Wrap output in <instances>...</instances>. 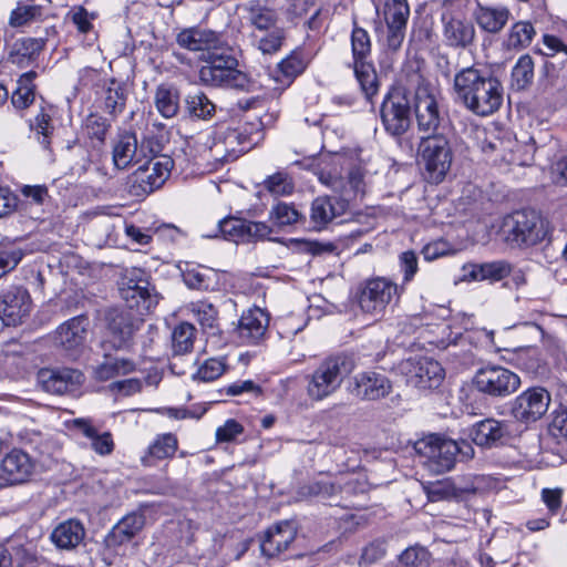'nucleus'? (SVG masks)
I'll use <instances>...</instances> for the list:
<instances>
[{
	"label": "nucleus",
	"instance_id": "obj_23",
	"mask_svg": "<svg viewBox=\"0 0 567 567\" xmlns=\"http://www.w3.org/2000/svg\"><path fill=\"white\" fill-rule=\"evenodd\" d=\"M391 389V381L384 374L365 371L353 378L351 393L362 400H378L386 396Z\"/></svg>",
	"mask_w": 567,
	"mask_h": 567
},
{
	"label": "nucleus",
	"instance_id": "obj_15",
	"mask_svg": "<svg viewBox=\"0 0 567 567\" xmlns=\"http://www.w3.org/2000/svg\"><path fill=\"white\" fill-rule=\"evenodd\" d=\"M39 386L53 395H73L84 382L81 371L71 368H42L37 373Z\"/></svg>",
	"mask_w": 567,
	"mask_h": 567
},
{
	"label": "nucleus",
	"instance_id": "obj_17",
	"mask_svg": "<svg viewBox=\"0 0 567 567\" xmlns=\"http://www.w3.org/2000/svg\"><path fill=\"white\" fill-rule=\"evenodd\" d=\"M269 316L258 307L244 311L236 328L237 338L245 344H258L267 333Z\"/></svg>",
	"mask_w": 567,
	"mask_h": 567
},
{
	"label": "nucleus",
	"instance_id": "obj_56",
	"mask_svg": "<svg viewBox=\"0 0 567 567\" xmlns=\"http://www.w3.org/2000/svg\"><path fill=\"white\" fill-rule=\"evenodd\" d=\"M42 13L41 7L33 3H20L10 16V24L22 27Z\"/></svg>",
	"mask_w": 567,
	"mask_h": 567
},
{
	"label": "nucleus",
	"instance_id": "obj_13",
	"mask_svg": "<svg viewBox=\"0 0 567 567\" xmlns=\"http://www.w3.org/2000/svg\"><path fill=\"white\" fill-rule=\"evenodd\" d=\"M550 393L542 386H533L523 391L511 403V414L524 424L540 420L548 411Z\"/></svg>",
	"mask_w": 567,
	"mask_h": 567
},
{
	"label": "nucleus",
	"instance_id": "obj_36",
	"mask_svg": "<svg viewBox=\"0 0 567 567\" xmlns=\"http://www.w3.org/2000/svg\"><path fill=\"white\" fill-rule=\"evenodd\" d=\"M185 285L190 289L209 290L218 285V274L215 269L205 266L186 264L182 272Z\"/></svg>",
	"mask_w": 567,
	"mask_h": 567
},
{
	"label": "nucleus",
	"instance_id": "obj_58",
	"mask_svg": "<svg viewBox=\"0 0 567 567\" xmlns=\"http://www.w3.org/2000/svg\"><path fill=\"white\" fill-rule=\"evenodd\" d=\"M265 187L276 196L290 195L293 192V183L285 173H276L265 181Z\"/></svg>",
	"mask_w": 567,
	"mask_h": 567
},
{
	"label": "nucleus",
	"instance_id": "obj_64",
	"mask_svg": "<svg viewBox=\"0 0 567 567\" xmlns=\"http://www.w3.org/2000/svg\"><path fill=\"white\" fill-rule=\"evenodd\" d=\"M548 432L558 443H567V411L555 412Z\"/></svg>",
	"mask_w": 567,
	"mask_h": 567
},
{
	"label": "nucleus",
	"instance_id": "obj_5",
	"mask_svg": "<svg viewBox=\"0 0 567 567\" xmlns=\"http://www.w3.org/2000/svg\"><path fill=\"white\" fill-rule=\"evenodd\" d=\"M420 164L425 182L441 184L447 176L453 163V150L444 134H432L419 143Z\"/></svg>",
	"mask_w": 567,
	"mask_h": 567
},
{
	"label": "nucleus",
	"instance_id": "obj_33",
	"mask_svg": "<svg viewBox=\"0 0 567 567\" xmlns=\"http://www.w3.org/2000/svg\"><path fill=\"white\" fill-rule=\"evenodd\" d=\"M45 45L42 38H21L12 44L8 61L19 68L30 65L39 56Z\"/></svg>",
	"mask_w": 567,
	"mask_h": 567
},
{
	"label": "nucleus",
	"instance_id": "obj_59",
	"mask_svg": "<svg viewBox=\"0 0 567 567\" xmlns=\"http://www.w3.org/2000/svg\"><path fill=\"white\" fill-rule=\"evenodd\" d=\"M245 429L235 419H228L226 422L218 426L215 433L217 443H233L237 437L244 433Z\"/></svg>",
	"mask_w": 567,
	"mask_h": 567
},
{
	"label": "nucleus",
	"instance_id": "obj_50",
	"mask_svg": "<svg viewBox=\"0 0 567 567\" xmlns=\"http://www.w3.org/2000/svg\"><path fill=\"white\" fill-rule=\"evenodd\" d=\"M189 310L204 329L217 327L218 311L213 303L198 300L189 305Z\"/></svg>",
	"mask_w": 567,
	"mask_h": 567
},
{
	"label": "nucleus",
	"instance_id": "obj_18",
	"mask_svg": "<svg viewBox=\"0 0 567 567\" xmlns=\"http://www.w3.org/2000/svg\"><path fill=\"white\" fill-rule=\"evenodd\" d=\"M145 515L141 511L132 512L118 520L105 536V546L117 553L118 549L131 543L144 528Z\"/></svg>",
	"mask_w": 567,
	"mask_h": 567
},
{
	"label": "nucleus",
	"instance_id": "obj_62",
	"mask_svg": "<svg viewBox=\"0 0 567 567\" xmlns=\"http://www.w3.org/2000/svg\"><path fill=\"white\" fill-rule=\"evenodd\" d=\"M383 43L389 51L396 52L405 39L406 25L385 24Z\"/></svg>",
	"mask_w": 567,
	"mask_h": 567
},
{
	"label": "nucleus",
	"instance_id": "obj_53",
	"mask_svg": "<svg viewBox=\"0 0 567 567\" xmlns=\"http://www.w3.org/2000/svg\"><path fill=\"white\" fill-rule=\"evenodd\" d=\"M110 127V121L99 113H91L84 120V130L87 136L99 142H104Z\"/></svg>",
	"mask_w": 567,
	"mask_h": 567
},
{
	"label": "nucleus",
	"instance_id": "obj_19",
	"mask_svg": "<svg viewBox=\"0 0 567 567\" xmlns=\"http://www.w3.org/2000/svg\"><path fill=\"white\" fill-rule=\"evenodd\" d=\"M297 535L295 524L285 520L269 527L260 538L261 554L267 558L279 557L292 544Z\"/></svg>",
	"mask_w": 567,
	"mask_h": 567
},
{
	"label": "nucleus",
	"instance_id": "obj_43",
	"mask_svg": "<svg viewBox=\"0 0 567 567\" xmlns=\"http://www.w3.org/2000/svg\"><path fill=\"white\" fill-rule=\"evenodd\" d=\"M30 127L42 148L51 151V138L54 132L52 107L42 106Z\"/></svg>",
	"mask_w": 567,
	"mask_h": 567
},
{
	"label": "nucleus",
	"instance_id": "obj_4",
	"mask_svg": "<svg viewBox=\"0 0 567 567\" xmlns=\"http://www.w3.org/2000/svg\"><path fill=\"white\" fill-rule=\"evenodd\" d=\"M354 369L353 360L343 353L323 359L312 373L306 377L307 394L313 401L332 395Z\"/></svg>",
	"mask_w": 567,
	"mask_h": 567
},
{
	"label": "nucleus",
	"instance_id": "obj_21",
	"mask_svg": "<svg viewBox=\"0 0 567 567\" xmlns=\"http://www.w3.org/2000/svg\"><path fill=\"white\" fill-rule=\"evenodd\" d=\"M34 470L30 455L20 449H12L0 463V478L9 484H22L29 480Z\"/></svg>",
	"mask_w": 567,
	"mask_h": 567
},
{
	"label": "nucleus",
	"instance_id": "obj_9",
	"mask_svg": "<svg viewBox=\"0 0 567 567\" xmlns=\"http://www.w3.org/2000/svg\"><path fill=\"white\" fill-rule=\"evenodd\" d=\"M403 287L386 277L367 279L359 289L361 310L371 316H382L389 305L399 301Z\"/></svg>",
	"mask_w": 567,
	"mask_h": 567
},
{
	"label": "nucleus",
	"instance_id": "obj_44",
	"mask_svg": "<svg viewBox=\"0 0 567 567\" xmlns=\"http://www.w3.org/2000/svg\"><path fill=\"white\" fill-rule=\"evenodd\" d=\"M35 76L34 71H29L19 78L17 89L11 95V103L16 109L24 110L33 103L35 96L33 80Z\"/></svg>",
	"mask_w": 567,
	"mask_h": 567
},
{
	"label": "nucleus",
	"instance_id": "obj_11",
	"mask_svg": "<svg viewBox=\"0 0 567 567\" xmlns=\"http://www.w3.org/2000/svg\"><path fill=\"white\" fill-rule=\"evenodd\" d=\"M174 161L168 155L148 159L131 176L130 193L134 196H146L161 188L171 175Z\"/></svg>",
	"mask_w": 567,
	"mask_h": 567
},
{
	"label": "nucleus",
	"instance_id": "obj_41",
	"mask_svg": "<svg viewBox=\"0 0 567 567\" xmlns=\"http://www.w3.org/2000/svg\"><path fill=\"white\" fill-rule=\"evenodd\" d=\"M247 20L255 30L264 32L278 28V16L271 8L260 4L259 2L251 1L246 7Z\"/></svg>",
	"mask_w": 567,
	"mask_h": 567
},
{
	"label": "nucleus",
	"instance_id": "obj_3",
	"mask_svg": "<svg viewBox=\"0 0 567 567\" xmlns=\"http://www.w3.org/2000/svg\"><path fill=\"white\" fill-rule=\"evenodd\" d=\"M380 118L385 133L396 141L401 152L413 156V137L408 136L412 125L411 105L405 94L400 90L388 92L380 106Z\"/></svg>",
	"mask_w": 567,
	"mask_h": 567
},
{
	"label": "nucleus",
	"instance_id": "obj_32",
	"mask_svg": "<svg viewBox=\"0 0 567 567\" xmlns=\"http://www.w3.org/2000/svg\"><path fill=\"white\" fill-rule=\"evenodd\" d=\"M464 277L473 281L497 282L508 277L511 264L505 260H495L482 264H466L463 267Z\"/></svg>",
	"mask_w": 567,
	"mask_h": 567
},
{
	"label": "nucleus",
	"instance_id": "obj_1",
	"mask_svg": "<svg viewBox=\"0 0 567 567\" xmlns=\"http://www.w3.org/2000/svg\"><path fill=\"white\" fill-rule=\"evenodd\" d=\"M179 48L199 52L203 62L198 70L199 82L209 87H226L254 92L258 83L238 70V60L228 51L223 37L200 27L185 28L176 35Z\"/></svg>",
	"mask_w": 567,
	"mask_h": 567
},
{
	"label": "nucleus",
	"instance_id": "obj_55",
	"mask_svg": "<svg viewBox=\"0 0 567 567\" xmlns=\"http://www.w3.org/2000/svg\"><path fill=\"white\" fill-rule=\"evenodd\" d=\"M25 255V250L17 245L0 248V277L13 270Z\"/></svg>",
	"mask_w": 567,
	"mask_h": 567
},
{
	"label": "nucleus",
	"instance_id": "obj_45",
	"mask_svg": "<svg viewBox=\"0 0 567 567\" xmlns=\"http://www.w3.org/2000/svg\"><path fill=\"white\" fill-rule=\"evenodd\" d=\"M511 85L516 91L527 90L534 81V60L529 54L519 56L512 70Z\"/></svg>",
	"mask_w": 567,
	"mask_h": 567
},
{
	"label": "nucleus",
	"instance_id": "obj_25",
	"mask_svg": "<svg viewBox=\"0 0 567 567\" xmlns=\"http://www.w3.org/2000/svg\"><path fill=\"white\" fill-rule=\"evenodd\" d=\"M348 209L346 199L334 196H319L310 207V223L316 230L327 227L334 218L342 216Z\"/></svg>",
	"mask_w": 567,
	"mask_h": 567
},
{
	"label": "nucleus",
	"instance_id": "obj_24",
	"mask_svg": "<svg viewBox=\"0 0 567 567\" xmlns=\"http://www.w3.org/2000/svg\"><path fill=\"white\" fill-rule=\"evenodd\" d=\"M508 435L507 423L493 417L476 422L470 430L472 441L481 447H495L502 444Z\"/></svg>",
	"mask_w": 567,
	"mask_h": 567
},
{
	"label": "nucleus",
	"instance_id": "obj_8",
	"mask_svg": "<svg viewBox=\"0 0 567 567\" xmlns=\"http://www.w3.org/2000/svg\"><path fill=\"white\" fill-rule=\"evenodd\" d=\"M415 453L423 458V464L433 473L451 471L458 455L457 442L437 434H429L414 443Z\"/></svg>",
	"mask_w": 567,
	"mask_h": 567
},
{
	"label": "nucleus",
	"instance_id": "obj_12",
	"mask_svg": "<svg viewBox=\"0 0 567 567\" xmlns=\"http://www.w3.org/2000/svg\"><path fill=\"white\" fill-rule=\"evenodd\" d=\"M399 371L408 385L421 390L440 386L445 377L441 363L429 357H413L399 364Z\"/></svg>",
	"mask_w": 567,
	"mask_h": 567
},
{
	"label": "nucleus",
	"instance_id": "obj_31",
	"mask_svg": "<svg viewBox=\"0 0 567 567\" xmlns=\"http://www.w3.org/2000/svg\"><path fill=\"white\" fill-rule=\"evenodd\" d=\"M120 293L130 311L144 316L158 303L157 293L153 292L151 284L127 287H120Z\"/></svg>",
	"mask_w": 567,
	"mask_h": 567
},
{
	"label": "nucleus",
	"instance_id": "obj_22",
	"mask_svg": "<svg viewBox=\"0 0 567 567\" xmlns=\"http://www.w3.org/2000/svg\"><path fill=\"white\" fill-rule=\"evenodd\" d=\"M142 317L130 310L116 312L111 317L109 331L115 349H125L131 346L134 333L143 323Z\"/></svg>",
	"mask_w": 567,
	"mask_h": 567
},
{
	"label": "nucleus",
	"instance_id": "obj_27",
	"mask_svg": "<svg viewBox=\"0 0 567 567\" xmlns=\"http://www.w3.org/2000/svg\"><path fill=\"white\" fill-rule=\"evenodd\" d=\"M442 23L446 45L464 49L473 43L475 28L470 20L444 13L442 16Z\"/></svg>",
	"mask_w": 567,
	"mask_h": 567
},
{
	"label": "nucleus",
	"instance_id": "obj_20",
	"mask_svg": "<svg viewBox=\"0 0 567 567\" xmlns=\"http://www.w3.org/2000/svg\"><path fill=\"white\" fill-rule=\"evenodd\" d=\"M482 152L486 155H495L494 163H506L509 165H528L533 159L532 155L520 154L522 146L516 141L503 140L497 136L486 138L481 145Z\"/></svg>",
	"mask_w": 567,
	"mask_h": 567
},
{
	"label": "nucleus",
	"instance_id": "obj_42",
	"mask_svg": "<svg viewBox=\"0 0 567 567\" xmlns=\"http://www.w3.org/2000/svg\"><path fill=\"white\" fill-rule=\"evenodd\" d=\"M154 102L163 117L172 118L179 110V92L173 85L161 84L156 89Z\"/></svg>",
	"mask_w": 567,
	"mask_h": 567
},
{
	"label": "nucleus",
	"instance_id": "obj_10",
	"mask_svg": "<svg viewBox=\"0 0 567 567\" xmlns=\"http://www.w3.org/2000/svg\"><path fill=\"white\" fill-rule=\"evenodd\" d=\"M472 382L477 392L493 399L509 396L520 386V378L515 372L496 364L480 368Z\"/></svg>",
	"mask_w": 567,
	"mask_h": 567
},
{
	"label": "nucleus",
	"instance_id": "obj_40",
	"mask_svg": "<svg viewBox=\"0 0 567 567\" xmlns=\"http://www.w3.org/2000/svg\"><path fill=\"white\" fill-rule=\"evenodd\" d=\"M262 125L261 121L245 122L237 126L228 127L227 131L246 153L262 140Z\"/></svg>",
	"mask_w": 567,
	"mask_h": 567
},
{
	"label": "nucleus",
	"instance_id": "obj_57",
	"mask_svg": "<svg viewBox=\"0 0 567 567\" xmlns=\"http://www.w3.org/2000/svg\"><path fill=\"white\" fill-rule=\"evenodd\" d=\"M225 372V364L220 359H207L197 370L194 379L209 382L218 379Z\"/></svg>",
	"mask_w": 567,
	"mask_h": 567
},
{
	"label": "nucleus",
	"instance_id": "obj_47",
	"mask_svg": "<svg viewBox=\"0 0 567 567\" xmlns=\"http://www.w3.org/2000/svg\"><path fill=\"white\" fill-rule=\"evenodd\" d=\"M196 328L189 322H181L172 331V350L174 354H185L193 350Z\"/></svg>",
	"mask_w": 567,
	"mask_h": 567
},
{
	"label": "nucleus",
	"instance_id": "obj_16",
	"mask_svg": "<svg viewBox=\"0 0 567 567\" xmlns=\"http://www.w3.org/2000/svg\"><path fill=\"white\" fill-rule=\"evenodd\" d=\"M31 310V298L27 289L11 287L0 295V319L6 326H18Z\"/></svg>",
	"mask_w": 567,
	"mask_h": 567
},
{
	"label": "nucleus",
	"instance_id": "obj_39",
	"mask_svg": "<svg viewBox=\"0 0 567 567\" xmlns=\"http://www.w3.org/2000/svg\"><path fill=\"white\" fill-rule=\"evenodd\" d=\"M185 111L192 120L209 121L216 113L215 103L202 91L185 97Z\"/></svg>",
	"mask_w": 567,
	"mask_h": 567
},
{
	"label": "nucleus",
	"instance_id": "obj_6",
	"mask_svg": "<svg viewBox=\"0 0 567 567\" xmlns=\"http://www.w3.org/2000/svg\"><path fill=\"white\" fill-rule=\"evenodd\" d=\"M372 43L369 32L353 21L351 32L352 62L348 64L354 72L355 79L365 95L371 101L379 91L378 75L371 62Z\"/></svg>",
	"mask_w": 567,
	"mask_h": 567
},
{
	"label": "nucleus",
	"instance_id": "obj_63",
	"mask_svg": "<svg viewBox=\"0 0 567 567\" xmlns=\"http://www.w3.org/2000/svg\"><path fill=\"white\" fill-rule=\"evenodd\" d=\"M427 498L431 502L458 498L456 485L450 482H439L427 488Z\"/></svg>",
	"mask_w": 567,
	"mask_h": 567
},
{
	"label": "nucleus",
	"instance_id": "obj_61",
	"mask_svg": "<svg viewBox=\"0 0 567 567\" xmlns=\"http://www.w3.org/2000/svg\"><path fill=\"white\" fill-rule=\"evenodd\" d=\"M400 270L403 274V280L400 286L411 282L419 270L417 256L413 250L403 251L399 256Z\"/></svg>",
	"mask_w": 567,
	"mask_h": 567
},
{
	"label": "nucleus",
	"instance_id": "obj_38",
	"mask_svg": "<svg viewBox=\"0 0 567 567\" xmlns=\"http://www.w3.org/2000/svg\"><path fill=\"white\" fill-rule=\"evenodd\" d=\"M511 12L506 7H478L475 12V20L478 27L488 32H499L509 19Z\"/></svg>",
	"mask_w": 567,
	"mask_h": 567
},
{
	"label": "nucleus",
	"instance_id": "obj_35",
	"mask_svg": "<svg viewBox=\"0 0 567 567\" xmlns=\"http://www.w3.org/2000/svg\"><path fill=\"white\" fill-rule=\"evenodd\" d=\"M84 536L83 525L76 519H68L52 530L51 540L60 549H72L82 543Z\"/></svg>",
	"mask_w": 567,
	"mask_h": 567
},
{
	"label": "nucleus",
	"instance_id": "obj_29",
	"mask_svg": "<svg viewBox=\"0 0 567 567\" xmlns=\"http://www.w3.org/2000/svg\"><path fill=\"white\" fill-rule=\"evenodd\" d=\"M128 97L127 85L116 79L103 81L100 93L102 110L113 120L117 118L125 110Z\"/></svg>",
	"mask_w": 567,
	"mask_h": 567
},
{
	"label": "nucleus",
	"instance_id": "obj_30",
	"mask_svg": "<svg viewBox=\"0 0 567 567\" xmlns=\"http://www.w3.org/2000/svg\"><path fill=\"white\" fill-rule=\"evenodd\" d=\"M141 152L136 134L123 132L116 136L112 146V161L117 169H126L141 162Z\"/></svg>",
	"mask_w": 567,
	"mask_h": 567
},
{
	"label": "nucleus",
	"instance_id": "obj_46",
	"mask_svg": "<svg viewBox=\"0 0 567 567\" xmlns=\"http://www.w3.org/2000/svg\"><path fill=\"white\" fill-rule=\"evenodd\" d=\"M309 59L301 49L293 50L278 64V72L290 84L308 66Z\"/></svg>",
	"mask_w": 567,
	"mask_h": 567
},
{
	"label": "nucleus",
	"instance_id": "obj_60",
	"mask_svg": "<svg viewBox=\"0 0 567 567\" xmlns=\"http://www.w3.org/2000/svg\"><path fill=\"white\" fill-rule=\"evenodd\" d=\"M516 364L522 370L530 374H538L540 370V360L536 349H523L516 355Z\"/></svg>",
	"mask_w": 567,
	"mask_h": 567
},
{
	"label": "nucleus",
	"instance_id": "obj_28",
	"mask_svg": "<svg viewBox=\"0 0 567 567\" xmlns=\"http://www.w3.org/2000/svg\"><path fill=\"white\" fill-rule=\"evenodd\" d=\"M178 449V439L173 433L157 434L141 455L144 467H155L159 462L174 457Z\"/></svg>",
	"mask_w": 567,
	"mask_h": 567
},
{
	"label": "nucleus",
	"instance_id": "obj_48",
	"mask_svg": "<svg viewBox=\"0 0 567 567\" xmlns=\"http://www.w3.org/2000/svg\"><path fill=\"white\" fill-rule=\"evenodd\" d=\"M536 34L534 25L529 21H518L512 25L507 37L509 49L527 48Z\"/></svg>",
	"mask_w": 567,
	"mask_h": 567
},
{
	"label": "nucleus",
	"instance_id": "obj_34",
	"mask_svg": "<svg viewBox=\"0 0 567 567\" xmlns=\"http://www.w3.org/2000/svg\"><path fill=\"white\" fill-rule=\"evenodd\" d=\"M87 318L76 316L59 327L56 342L65 350H73L82 346L86 336Z\"/></svg>",
	"mask_w": 567,
	"mask_h": 567
},
{
	"label": "nucleus",
	"instance_id": "obj_49",
	"mask_svg": "<svg viewBox=\"0 0 567 567\" xmlns=\"http://www.w3.org/2000/svg\"><path fill=\"white\" fill-rule=\"evenodd\" d=\"M382 14L385 24L408 25L409 3L406 0H385Z\"/></svg>",
	"mask_w": 567,
	"mask_h": 567
},
{
	"label": "nucleus",
	"instance_id": "obj_14",
	"mask_svg": "<svg viewBox=\"0 0 567 567\" xmlns=\"http://www.w3.org/2000/svg\"><path fill=\"white\" fill-rule=\"evenodd\" d=\"M218 231L223 238L234 243H255L259 240L279 241L271 238L272 228L264 221H251L237 217H226L218 221Z\"/></svg>",
	"mask_w": 567,
	"mask_h": 567
},
{
	"label": "nucleus",
	"instance_id": "obj_2",
	"mask_svg": "<svg viewBox=\"0 0 567 567\" xmlns=\"http://www.w3.org/2000/svg\"><path fill=\"white\" fill-rule=\"evenodd\" d=\"M454 99L480 116L496 112L503 103V85L487 71L475 66L461 69L454 75Z\"/></svg>",
	"mask_w": 567,
	"mask_h": 567
},
{
	"label": "nucleus",
	"instance_id": "obj_26",
	"mask_svg": "<svg viewBox=\"0 0 567 567\" xmlns=\"http://www.w3.org/2000/svg\"><path fill=\"white\" fill-rule=\"evenodd\" d=\"M417 127L423 133L436 134L443 116L437 100L426 92H417L414 103Z\"/></svg>",
	"mask_w": 567,
	"mask_h": 567
},
{
	"label": "nucleus",
	"instance_id": "obj_52",
	"mask_svg": "<svg viewBox=\"0 0 567 567\" xmlns=\"http://www.w3.org/2000/svg\"><path fill=\"white\" fill-rule=\"evenodd\" d=\"M213 152L216 157L220 155V159L226 163L237 159L245 153L227 130L224 132L221 140L214 144Z\"/></svg>",
	"mask_w": 567,
	"mask_h": 567
},
{
	"label": "nucleus",
	"instance_id": "obj_37",
	"mask_svg": "<svg viewBox=\"0 0 567 567\" xmlns=\"http://www.w3.org/2000/svg\"><path fill=\"white\" fill-rule=\"evenodd\" d=\"M136 370V363L127 358L104 355V360L94 369V378L97 381H109L118 375H125Z\"/></svg>",
	"mask_w": 567,
	"mask_h": 567
},
{
	"label": "nucleus",
	"instance_id": "obj_51",
	"mask_svg": "<svg viewBox=\"0 0 567 567\" xmlns=\"http://www.w3.org/2000/svg\"><path fill=\"white\" fill-rule=\"evenodd\" d=\"M264 32L265 34L261 37L254 33L258 50L264 54H275L280 51L286 39L285 30L278 27Z\"/></svg>",
	"mask_w": 567,
	"mask_h": 567
},
{
	"label": "nucleus",
	"instance_id": "obj_54",
	"mask_svg": "<svg viewBox=\"0 0 567 567\" xmlns=\"http://www.w3.org/2000/svg\"><path fill=\"white\" fill-rule=\"evenodd\" d=\"M269 217L278 226H289L298 223L301 218V214L293 205L278 203L271 208Z\"/></svg>",
	"mask_w": 567,
	"mask_h": 567
},
{
	"label": "nucleus",
	"instance_id": "obj_7",
	"mask_svg": "<svg viewBox=\"0 0 567 567\" xmlns=\"http://www.w3.org/2000/svg\"><path fill=\"white\" fill-rule=\"evenodd\" d=\"M502 233L512 245L534 246L546 237L547 230L536 210L520 209L504 217Z\"/></svg>",
	"mask_w": 567,
	"mask_h": 567
}]
</instances>
